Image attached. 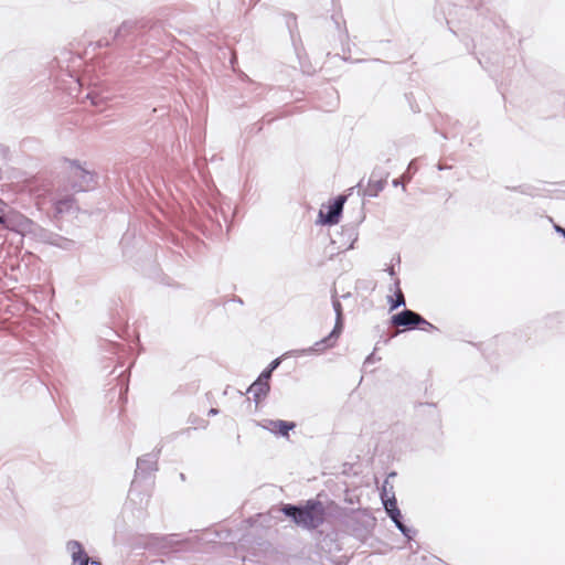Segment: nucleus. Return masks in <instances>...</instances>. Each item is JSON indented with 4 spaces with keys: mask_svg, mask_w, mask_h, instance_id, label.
<instances>
[{
    "mask_svg": "<svg viewBox=\"0 0 565 565\" xmlns=\"http://www.w3.org/2000/svg\"><path fill=\"white\" fill-rule=\"evenodd\" d=\"M341 333V331H337V329L333 328L328 335L319 341H316L311 347L292 350L289 352V354L292 356L323 354L327 350L333 349L337 345Z\"/></svg>",
    "mask_w": 565,
    "mask_h": 565,
    "instance_id": "nucleus-5",
    "label": "nucleus"
},
{
    "mask_svg": "<svg viewBox=\"0 0 565 565\" xmlns=\"http://www.w3.org/2000/svg\"><path fill=\"white\" fill-rule=\"evenodd\" d=\"M97 45H98L99 47H102V46H107V45H109V42H108V41H105V42H104L103 40H99V41L97 42Z\"/></svg>",
    "mask_w": 565,
    "mask_h": 565,
    "instance_id": "nucleus-29",
    "label": "nucleus"
},
{
    "mask_svg": "<svg viewBox=\"0 0 565 565\" xmlns=\"http://www.w3.org/2000/svg\"><path fill=\"white\" fill-rule=\"evenodd\" d=\"M411 170H416V167H415V161H411L409 164H408V168H407V171H411Z\"/></svg>",
    "mask_w": 565,
    "mask_h": 565,
    "instance_id": "nucleus-30",
    "label": "nucleus"
},
{
    "mask_svg": "<svg viewBox=\"0 0 565 565\" xmlns=\"http://www.w3.org/2000/svg\"><path fill=\"white\" fill-rule=\"evenodd\" d=\"M160 450L145 454L137 459L135 476L130 484L128 499L130 502L142 505L148 503L149 494L140 489V481L147 480L158 470Z\"/></svg>",
    "mask_w": 565,
    "mask_h": 565,
    "instance_id": "nucleus-2",
    "label": "nucleus"
},
{
    "mask_svg": "<svg viewBox=\"0 0 565 565\" xmlns=\"http://www.w3.org/2000/svg\"><path fill=\"white\" fill-rule=\"evenodd\" d=\"M386 182L381 179H369L367 186L363 191L364 196L375 198L383 191Z\"/></svg>",
    "mask_w": 565,
    "mask_h": 565,
    "instance_id": "nucleus-18",
    "label": "nucleus"
},
{
    "mask_svg": "<svg viewBox=\"0 0 565 565\" xmlns=\"http://www.w3.org/2000/svg\"><path fill=\"white\" fill-rule=\"evenodd\" d=\"M391 324L402 327L406 331L423 330L428 332L438 331V328L427 321L418 312L411 309H404L391 317Z\"/></svg>",
    "mask_w": 565,
    "mask_h": 565,
    "instance_id": "nucleus-3",
    "label": "nucleus"
},
{
    "mask_svg": "<svg viewBox=\"0 0 565 565\" xmlns=\"http://www.w3.org/2000/svg\"><path fill=\"white\" fill-rule=\"evenodd\" d=\"M173 536L174 535H151L146 546L149 550H153L156 553H166V551L169 550L173 543Z\"/></svg>",
    "mask_w": 565,
    "mask_h": 565,
    "instance_id": "nucleus-13",
    "label": "nucleus"
},
{
    "mask_svg": "<svg viewBox=\"0 0 565 565\" xmlns=\"http://www.w3.org/2000/svg\"><path fill=\"white\" fill-rule=\"evenodd\" d=\"M375 521V518L366 509L354 510L349 516L350 526L358 536L367 535L374 529Z\"/></svg>",
    "mask_w": 565,
    "mask_h": 565,
    "instance_id": "nucleus-6",
    "label": "nucleus"
},
{
    "mask_svg": "<svg viewBox=\"0 0 565 565\" xmlns=\"http://www.w3.org/2000/svg\"><path fill=\"white\" fill-rule=\"evenodd\" d=\"M398 185H402L403 189L405 190V185H404L403 181L401 179H394L393 186H398Z\"/></svg>",
    "mask_w": 565,
    "mask_h": 565,
    "instance_id": "nucleus-27",
    "label": "nucleus"
},
{
    "mask_svg": "<svg viewBox=\"0 0 565 565\" xmlns=\"http://www.w3.org/2000/svg\"><path fill=\"white\" fill-rule=\"evenodd\" d=\"M235 301L239 302V303H243L242 299L241 298H237Z\"/></svg>",
    "mask_w": 565,
    "mask_h": 565,
    "instance_id": "nucleus-37",
    "label": "nucleus"
},
{
    "mask_svg": "<svg viewBox=\"0 0 565 565\" xmlns=\"http://www.w3.org/2000/svg\"><path fill=\"white\" fill-rule=\"evenodd\" d=\"M46 243L56 246L58 248L71 250L75 247L76 243L66 237L60 236L58 234L50 233L46 237Z\"/></svg>",
    "mask_w": 565,
    "mask_h": 565,
    "instance_id": "nucleus-14",
    "label": "nucleus"
},
{
    "mask_svg": "<svg viewBox=\"0 0 565 565\" xmlns=\"http://www.w3.org/2000/svg\"><path fill=\"white\" fill-rule=\"evenodd\" d=\"M384 509L392 520V522L395 524V526L398 529V531L407 539L413 540L416 535V530L407 526L403 521V515L401 510L397 507V501L395 497L393 495L391 499L385 500L382 497Z\"/></svg>",
    "mask_w": 565,
    "mask_h": 565,
    "instance_id": "nucleus-7",
    "label": "nucleus"
},
{
    "mask_svg": "<svg viewBox=\"0 0 565 565\" xmlns=\"http://www.w3.org/2000/svg\"><path fill=\"white\" fill-rule=\"evenodd\" d=\"M394 296H388V305H390V310L393 311L402 306H405V297H404V294L399 287V279L396 278L394 280Z\"/></svg>",
    "mask_w": 565,
    "mask_h": 565,
    "instance_id": "nucleus-15",
    "label": "nucleus"
},
{
    "mask_svg": "<svg viewBox=\"0 0 565 565\" xmlns=\"http://www.w3.org/2000/svg\"><path fill=\"white\" fill-rule=\"evenodd\" d=\"M75 199L72 195H66L54 202V210L57 214L70 213L75 209Z\"/></svg>",
    "mask_w": 565,
    "mask_h": 565,
    "instance_id": "nucleus-16",
    "label": "nucleus"
},
{
    "mask_svg": "<svg viewBox=\"0 0 565 565\" xmlns=\"http://www.w3.org/2000/svg\"><path fill=\"white\" fill-rule=\"evenodd\" d=\"M269 391V382L262 380L259 376L247 388V393L253 394V401L256 405H258L268 395Z\"/></svg>",
    "mask_w": 565,
    "mask_h": 565,
    "instance_id": "nucleus-12",
    "label": "nucleus"
},
{
    "mask_svg": "<svg viewBox=\"0 0 565 565\" xmlns=\"http://www.w3.org/2000/svg\"><path fill=\"white\" fill-rule=\"evenodd\" d=\"M281 512L297 526L308 531L317 530L322 525L327 515L323 503L317 499H309L305 504H284Z\"/></svg>",
    "mask_w": 565,
    "mask_h": 565,
    "instance_id": "nucleus-1",
    "label": "nucleus"
},
{
    "mask_svg": "<svg viewBox=\"0 0 565 565\" xmlns=\"http://www.w3.org/2000/svg\"><path fill=\"white\" fill-rule=\"evenodd\" d=\"M68 183L72 191L86 192L94 189L95 174L73 160L70 161Z\"/></svg>",
    "mask_w": 565,
    "mask_h": 565,
    "instance_id": "nucleus-4",
    "label": "nucleus"
},
{
    "mask_svg": "<svg viewBox=\"0 0 565 565\" xmlns=\"http://www.w3.org/2000/svg\"><path fill=\"white\" fill-rule=\"evenodd\" d=\"M343 36H344V38H348V36H349V34H348V30H347L345 28H344V30H343Z\"/></svg>",
    "mask_w": 565,
    "mask_h": 565,
    "instance_id": "nucleus-35",
    "label": "nucleus"
},
{
    "mask_svg": "<svg viewBox=\"0 0 565 565\" xmlns=\"http://www.w3.org/2000/svg\"><path fill=\"white\" fill-rule=\"evenodd\" d=\"M86 98H88L94 106H99L103 104L104 98L99 94L88 93Z\"/></svg>",
    "mask_w": 565,
    "mask_h": 565,
    "instance_id": "nucleus-23",
    "label": "nucleus"
},
{
    "mask_svg": "<svg viewBox=\"0 0 565 565\" xmlns=\"http://www.w3.org/2000/svg\"><path fill=\"white\" fill-rule=\"evenodd\" d=\"M218 414V409L217 408H211L209 412H207V415L209 416H215Z\"/></svg>",
    "mask_w": 565,
    "mask_h": 565,
    "instance_id": "nucleus-28",
    "label": "nucleus"
},
{
    "mask_svg": "<svg viewBox=\"0 0 565 565\" xmlns=\"http://www.w3.org/2000/svg\"><path fill=\"white\" fill-rule=\"evenodd\" d=\"M7 217L4 214H0V224H6Z\"/></svg>",
    "mask_w": 565,
    "mask_h": 565,
    "instance_id": "nucleus-31",
    "label": "nucleus"
},
{
    "mask_svg": "<svg viewBox=\"0 0 565 565\" xmlns=\"http://www.w3.org/2000/svg\"><path fill=\"white\" fill-rule=\"evenodd\" d=\"M260 426L275 435L289 437V431L296 427V424L282 419H267Z\"/></svg>",
    "mask_w": 565,
    "mask_h": 565,
    "instance_id": "nucleus-11",
    "label": "nucleus"
},
{
    "mask_svg": "<svg viewBox=\"0 0 565 565\" xmlns=\"http://www.w3.org/2000/svg\"><path fill=\"white\" fill-rule=\"evenodd\" d=\"M137 22L134 21H125L117 29L114 39L126 38L132 33V31L137 28Z\"/></svg>",
    "mask_w": 565,
    "mask_h": 565,
    "instance_id": "nucleus-19",
    "label": "nucleus"
},
{
    "mask_svg": "<svg viewBox=\"0 0 565 565\" xmlns=\"http://www.w3.org/2000/svg\"><path fill=\"white\" fill-rule=\"evenodd\" d=\"M2 204H3L2 201H0V205H2Z\"/></svg>",
    "mask_w": 565,
    "mask_h": 565,
    "instance_id": "nucleus-38",
    "label": "nucleus"
},
{
    "mask_svg": "<svg viewBox=\"0 0 565 565\" xmlns=\"http://www.w3.org/2000/svg\"><path fill=\"white\" fill-rule=\"evenodd\" d=\"M358 239V230L353 225L342 226L341 231L331 237V245L338 253H343L353 248Z\"/></svg>",
    "mask_w": 565,
    "mask_h": 565,
    "instance_id": "nucleus-8",
    "label": "nucleus"
},
{
    "mask_svg": "<svg viewBox=\"0 0 565 565\" xmlns=\"http://www.w3.org/2000/svg\"><path fill=\"white\" fill-rule=\"evenodd\" d=\"M373 361V353H371L366 359H365V363H369Z\"/></svg>",
    "mask_w": 565,
    "mask_h": 565,
    "instance_id": "nucleus-34",
    "label": "nucleus"
},
{
    "mask_svg": "<svg viewBox=\"0 0 565 565\" xmlns=\"http://www.w3.org/2000/svg\"><path fill=\"white\" fill-rule=\"evenodd\" d=\"M347 201L345 195H338L333 199L331 204L328 206L327 213H323L322 210L319 212V220L318 222L322 225H335L339 223L342 212H343V205Z\"/></svg>",
    "mask_w": 565,
    "mask_h": 565,
    "instance_id": "nucleus-9",
    "label": "nucleus"
},
{
    "mask_svg": "<svg viewBox=\"0 0 565 565\" xmlns=\"http://www.w3.org/2000/svg\"><path fill=\"white\" fill-rule=\"evenodd\" d=\"M180 479H181V480H185V476H184V473H180Z\"/></svg>",
    "mask_w": 565,
    "mask_h": 565,
    "instance_id": "nucleus-36",
    "label": "nucleus"
},
{
    "mask_svg": "<svg viewBox=\"0 0 565 565\" xmlns=\"http://www.w3.org/2000/svg\"><path fill=\"white\" fill-rule=\"evenodd\" d=\"M385 271H386L390 276H392V277H394V276L396 275V271H395V269H394V266H393V265L388 266V267L385 269Z\"/></svg>",
    "mask_w": 565,
    "mask_h": 565,
    "instance_id": "nucleus-26",
    "label": "nucleus"
},
{
    "mask_svg": "<svg viewBox=\"0 0 565 565\" xmlns=\"http://www.w3.org/2000/svg\"><path fill=\"white\" fill-rule=\"evenodd\" d=\"M280 363H281V358L274 359L267 365V367L262 371V373L258 376L262 377V380H266L269 382L273 372L280 365Z\"/></svg>",
    "mask_w": 565,
    "mask_h": 565,
    "instance_id": "nucleus-20",
    "label": "nucleus"
},
{
    "mask_svg": "<svg viewBox=\"0 0 565 565\" xmlns=\"http://www.w3.org/2000/svg\"><path fill=\"white\" fill-rule=\"evenodd\" d=\"M332 19H333L337 28L340 29V21L334 15L332 17Z\"/></svg>",
    "mask_w": 565,
    "mask_h": 565,
    "instance_id": "nucleus-32",
    "label": "nucleus"
},
{
    "mask_svg": "<svg viewBox=\"0 0 565 565\" xmlns=\"http://www.w3.org/2000/svg\"><path fill=\"white\" fill-rule=\"evenodd\" d=\"M332 308L335 313V321L333 328L337 331H343L344 328V319H343V308L340 300L337 298L335 292L332 295Z\"/></svg>",
    "mask_w": 565,
    "mask_h": 565,
    "instance_id": "nucleus-17",
    "label": "nucleus"
},
{
    "mask_svg": "<svg viewBox=\"0 0 565 565\" xmlns=\"http://www.w3.org/2000/svg\"><path fill=\"white\" fill-rule=\"evenodd\" d=\"M553 227H554V231H555L557 234H559L562 237H564V238H565V228H564V227H562V226H561V225H558V224H554V226H553Z\"/></svg>",
    "mask_w": 565,
    "mask_h": 565,
    "instance_id": "nucleus-25",
    "label": "nucleus"
},
{
    "mask_svg": "<svg viewBox=\"0 0 565 565\" xmlns=\"http://www.w3.org/2000/svg\"><path fill=\"white\" fill-rule=\"evenodd\" d=\"M387 177H388V172L384 171L380 167H376L373 169V171L370 175V179H381V180L386 181Z\"/></svg>",
    "mask_w": 565,
    "mask_h": 565,
    "instance_id": "nucleus-22",
    "label": "nucleus"
},
{
    "mask_svg": "<svg viewBox=\"0 0 565 565\" xmlns=\"http://www.w3.org/2000/svg\"><path fill=\"white\" fill-rule=\"evenodd\" d=\"M66 551L71 555L72 565H102V563L89 557L81 542L71 540L66 543Z\"/></svg>",
    "mask_w": 565,
    "mask_h": 565,
    "instance_id": "nucleus-10",
    "label": "nucleus"
},
{
    "mask_svg": "<svg viewBox=\"0 0 565 565\" xmlns=\"http://www.w3.org/2000/svg\"><path fill=\"white\" fill-rule=\"evenodd\" d=\"M394 150H395V147L393 145H390L387 147V153L382 152L380 154V160H383L385 162H390L391 161L390 156L393 154Z\"/></svg>",
    "mask_w": 565,
    "mask_h": 565,
    "instance_id": "nucleus-24",
    "label": "nucleus"
},
{
    "mask_svg": "<svg viewBox=\"0 0 565 565\" xmlns=\"http://www.w3.org/2000/svg\"><path fill=\"white\" fill-rule=\"evenodd\" d=\"M286 24L290 35L294 36V30L297 28V18L294 13L286 14Z\"/></svg>",
    "mask_w": 565,
    "mask_h": 565,
    "instance_id": "nucleus-21",
    "label": "nucleus"
},
{
    "mask_svg": "<svg viewBox=\"0 0 565 565\" xmlns=\"http://www.w3.org/2000/svg\"><path fill=\"white\" fill-rule=\"evenodd\" d=\"M512 190H514V191H520V192H522V193H526V192L523 190V188H522V186H516V188H513Z\"/></svg>",
    "mask_w": 565,
    "mask_h": 565,
    "instance_id": "nucleus-33",
    "label": "nucleus"
}]
</instances>
